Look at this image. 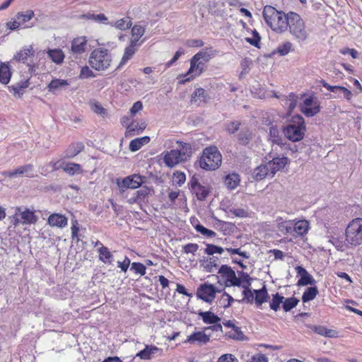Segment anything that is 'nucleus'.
Listing matches in <instances>:
<instances>
[{"mask_svg": "<svg viewBox=\"0 0 362 362\" xmlns=\"http://www.w3.org/2000/svg\"><path fill=\"white\" fill-rule=\"evenodd\" d=\"M262 15L266 23L272 30L281 33L290 28L289 18L294 13L286 14L272 6L267 5L264 7Z\"/></svg>", "mask_w": 362, "mask_h": 362, "instance_id": "nucleus-1", "label": "nucleus"}, {"mask_svg": "<svg viewBox=\"0 0 362 362\" xmlns=\"http://www.w3.org/2000/svg\"><path fill=\"white\" fill-rule=\"evenodd\" d=\"M179 149H172L163 153V163L167 167L173 168L184 163L192 155V147L188 143L177 141Z\"/></svg>", "mask_w": 362, "mask_h": 362, "instance_id": "nucleus-2", "label": "nucleus"}, {"mask_svg": "<svg viewBox=\"0 0 362 362\" xmlns=\"http://www.w3.org/2000/svg\"><path fill=\"white\" fill-rule=\"evenodd\" d=\"M112 62V55L110 52L107 49L100 47L93 49L88 59L89 65L98 71L109 69Z\"/></svg>", "mask_w": 362, "mask_h": 362, "instance_id": "nucleus-3", "label": "nucleus"}, {"mask_svg": "<svg viewBox=\"0 0 362 362\" xmlns=\"http://www.w3.org/2000/svg\"><path fill=\"white\" fill-rule=\"evenodd\" d=\"M218 273L226 287L240 286L243 283L247 281V279H250L249 274L243 271L238 272V276H237L232 268L226 264L221 265Z\"/></svg>", "mask_w": 362, "mask_h": 362, "instance_id": "nucleus-4", "label": "nucleus"}, {"mask_svg": "<svg viewBox=\"0 0 362 362\" xmlns=\"http://www.w3.org/2000/svg\"><path fill=\"white\" fill-rule=\"evenodd\" d=\"M222 162V156L216 146H209L204 149L199 159V166L206 170H215Z\"/></svg>", "mask_w": 362, "mask_h": 362, "instance_id": "nucleus-5", "label": "nucleus"}, {"mask_svg": "<svg viewBox=\"0 0 362 362\" xmlns=\"http://www.w3.org/2000/svg\"><path fill=\"white\" fill-rule=\"evenodd\" d=\"M301 99L299 109L305 117H313L320 112V102L315 93L303 94Z\"/></svg>", "mask_w": 362, "mask_h": 362, "instance_id": "nucleus-6", "label": "nucleus"}, {"mask_svg": "<svg viewBox=\"0 0 362 362\" xmlns=\"http://www.w3.org/2000/svg\"><path fill=\"white\" fill-rule=\"evenodd\" d=\"M346 241L351 245L362 244V218L353 219L345 230Z\"/></svg>", "mask_w": 362, "mask_h": 362, "instance_id": "nucleus-7", "label": "nucleus"}, {"mask_svg": "<svg viewBox=\"0 0 362 362\" xmlns=\"http://www.w3.org/2000/svg\"><path fill=\"white\" fill-rule=\"evenodd\" d=\"M205 64L206 63L200 59L199 60L197 57H192L190 59V66L189 70L185 74H180L178 76V78L180 79L179 83L184 84L202 75L206 68Z\"/></svg>", "mask_w": 362, "mask_h": 362, "instance_id": "nucleus-8", "label": "nucleus"}, {"mask_svg": "<svg viewBox=\"0 0 362 362\" xmlns=\"http://www.w3.org/2000/svg\"><path fill=\"white\" fill-rule=\"evenodd\" d=\"M38 217L36 216L35 211H31L28 208L22 209L16 207L15 214L12 217V222L15 226L19 224L31 225L37 222Z\"/></svg>", "mask_w": 362, "mask_h": 362, "instance_id": "nucleus-9", "label": "nucleus"}, {"mask_svg": "<svg viewBox=\"0 0 362 362\" xmlns=\"http://www.w3.org/2000/svg\"><path fill=\"white\" fill-rule=\"evenodd\" d=\"M223 325L226 328L224 337L235 341H243L246 339L245 335L242 332L241 328L237 326L233 320H225Z\"/></svg>", "mask_w": 362, "mask_h": 362, "instance_id": "nucleus-10", "label": "nucleus"}, {"mask_svg": "<svg viewBox=\"0 0 362 362\" xmlns=\"http://www.w3.org/2000/svg\"><path fill=\"white\" fill-rule=\"evenodd\" d=\"M217 288L213 284L204 283L201 284L197 291V296L206 303H211L216 298Z\"/></svg>", "mask_w": 362, "mask_h": 362, "instance_id": "nucleus-11", "label": "nucleus"}, {"mask_svg": "<svg viewBox=\"0 0 362 362\" xmlns=\"http://www.w3.org/2000/svg\"><path fill=\"white\" fill-rule=\"evenodd\" d=\"M188 185L191 192L195 194L199 201L205 200L210 193V187L201 185L195 176L191 178Z\"/></svg>", "mask_w": 362, "mask_h": 362, "instance_id": "nucleus-12", "label": "nucleus"}, {"mask_svg": "<svg viewBox=\"0 0 362 362\" xmlns=\"http://www.w3.org/2000/svg\"><path fill=\"white\" fill-rule=\"evenodd\" d=\"M153 193V189L152 188L144 186L136 191L134 195L128 199V202L130 204H137L141 206L143 204L148 202V199Z\"/></svg>", "mask_w": 362, "mask_h": 362, "instance_id": "nucleus-13", "label": "nucleus"}, {"mask_svg": "<svg viewBox=\"0 0 362 362\" xmlns=\"http://www.w3.org/2000/svg\"><path fill=\"white\" fill-rule=\"evenodd\" d=\"M320 83L324 88L334 93V95H329L331 98H341L344 97L347 100H350L352 97L351 92L344 86H331L323 79L320 81Z\"/></svg>", "mask_w": 362, "mask_h": 362, "instance_id": "nucleus-14", "label": "nucleus"}, {"mask_svg": "<svg viewBox=\"0 0 362 362\" xmlns=\"http://www.w3.org/2000/svg\"><path fill=\"white\" fill-rule=\"evenodd\" d=\"M143 182V177L138 174H133L117 181L118 187L122 189H137Z\"/></svg>", "mask_w": 362, "mask_h": 362, "instance_id": "nucleus-15", "label": "nucleus"}, {"mask_svg": "<svg viewBox=\"0 0 362 362\" xmlns=\"http://www.w3.org/2000/svg\"><path fill=\"white\" fill-rule=\"evenodd\" d=\"M310 223L305 219L296 220V245L303 246L305 244V235L310 229Z\"/></svg>", "mask_w": 362, "mask_h": 362, "instance_id": "nucleus-16", "label": "nucleus"}, {"mask_svg": "<svg viewBox=\"0 0 362 362\" xmlns=\"http://www.w3.org/2000/svg\"><path fill=\"white\" fill-rule=\"evenodd\" d=\"M211 340L210 334H207L203 328L201 331L194 332L190 335L187 336L185 343L190 344L204 345L208 344Z\"/></svg>", "mask_w": 362, "mask_h": 362, "instance_id": "nucleus-17", "label": "nucleus"}, {"mask_svg": "<svg viewBox=\"0 0 362 362\" xmlns=\"http://www.w3.org/2000/svg\"><path fill=\"white\" fill-rule=\"evenodd\" d=\"M296 272L299 278L296 284L298 287L313 286L316 284V281L313 276L303 267H296Z\"/></svg>", "mask_w": 362, "mask_h": 362, "instance_id": "nucleus-18", "label": "nucleus"}, {"mask_svg": "<svg viewBox=\"0 0 362 362\" xmlns=\"http://www.w3.org/2000/svg\"><path fill=\"white\" fill-rule=\"evenodd\" d=\"M33 165L32 164H27L21 166L12 171H6L2 173L3 175L8 177H16L17 175H25L28 177H33Z\"/></svg>", "mask_w": 362, "mask_h": 362, "instance_id": "nucleus-19", "label": "nucleus"}, {"mask_svg": "<svg viewBox=\"0 0 362 362\" xmlns=\"http://www.w3.org/2000/svg\"><path fill=\"white\" fill-rule=\"evenodd\" d=\"M200 267L206 272H214L218 269L219 259L217 257H203L199 261Z\"/></svg>", "mask_w": 362, "mask_h": 362, "instance_id": "nucleus-20", "label": "nucleus"}, {"mask_svg": "<svg viewBox=\"0 0 362 362\" xmlns=\"http://www.w3.org/2000/svg\"><path fill=\"white\" fill-rule=\"evenodd\" d=\"M88 39L85 36H79L73 39L71 50L75 54L84 53L87 48Z\"/></svg>", "mask_w": 362, "mask_h": 362, "instance_id": "nucleus-21", "label": "nucleus"}, {"mask_svg": "<svg viewBox=\"0 0 362 362\" xmlns=\"http://www.w3.org/2000/svg\"><path fill=\"white\" fill-rule=\"evenodd\" d=\"M47 223L51 227L63 228L68 225V218L63 214L59 213H53L48 216Z\"/></svg>", "mask_w": 362, "mask_h": 362, "instance_id": "nucleus-22", "label": "nucleus"}, {"mask_svg": "<svg viewBox=\"0 0 362 362\" xmlns=\"http://www.w3.org/2000/svg\"><path fill=\"white\" fill-rule=\"evenodd\" d=\"M140 46L141 43H136V40L130 41L129 45L124 49L119 66L125 64L131 59Z\"/></svg>", "mask_w": 362, "mask_h": 362, "instance_id": "nucleus-23", "label": "nucleus"}, {"mask_svg": "<svg viewBox=\"0 0 362 362\" xmlns=\"http://www.w3.org/2000/svg\"><path fill=\"white\" fill-rule=\"evenodd\" d=\"M146 127L145 122H137L132 121L127 126L125 131L126 137H132L136 134H141Z\"/></svg>", "mask_w": 362, "mask_h": 362, "instance_id": "nucleus-24", "label": "nucleus"}, {"mask_svg": "<svg viewBox=\"0 0 362 362\" xmlns=\"http://www.w3.org/2000/svg\"><path fill=\"white\" fill-rule=\"evenodd\" d=\"M308 31L305 28L303 19L296 13V39L299 42L304 41L308 37Z\"/></svg>", "mask_w": 362, "mask_h": 362, "instance_id": "nucleus-25", "label": "nucleus"}, {"mask_svg": "<svg viewBox=\"0 0 362 362\" xmlns=\"http://www.w3.org/2000/svg\"><path fill=\"white\" fill-rule=\"evenodd\" d=\"M69 85L67 80L54 78L49 82L47 88L49 92L57 94L58 92L66 88Z\"/></svg>", "mask_w": 362, "mask_h": 362, "instance_id": "nucleus-26", "label": "nucleus"}, {"mask_svg": "<svg viewBox=\"0 0 362 362\" xmlns=\"http://www.w3.org/2000/svg\"><path fill=\"white\" fill-rule=\"evenodd\" d=\"M306 126L304 118L298 114H296V142L303 139Z\"/></svg>", "mask_w": 362, "mask_h": 362, "instance_id": "nucleus-27", "label": "nucleus"}, {"mask_svg": "<svg viewBox=\"0 0 362 362\" xmlns=\"http://www.w3.org/2000/svg\"><path fill=\"white\" fill-rule=\"evenodd\" d=\"M287 163L288 158L286 157L273 158L272 160L268 162L270 173L274 176L276 172L283 169Z\"/></svg>", "mask_w": 362, "mask_h": 362, "instance_id": "nucleus-28", "label": "nucleus"}, {"mask_svg": "<svg viewBox=\"0 0 362 362\" xmlns=\"http://www.w3.org/2000/svg\"><path fill=\"white\" fill-rule=\"evenodd\" d=\"M267 177H273L272 174L270 173V170H269L268 163L262 164L254 170L253 177L256 180H262Z\"/></svg>", "mask_w": 362, "mask_h": 362, "instance_id": "nucleus-29", "label": "nucleus"}, {"mask_svg": "<svg viewBox=\"0 0 362 362\" xmlns=\"http://www.w3.org/2000/svg\"><path fill=\"white\" fill-rule=\"evenodd\" d=\"M161 351L155 345H146L145 348L136 354V356L142 360H150L152 356Z\"/></svg>", "mask_w": 362, "mask_h": 362, "instance_id": "nucleus-30", "label": "nucleus"}, {"mask_svg": "<svg viewBox=\"0 0 362 362\" xmlns=\"http://www.w3.org/2000/svg\"><path fill=\"white\" fill-rule=\"evenodd\" d=\"M217 54V51L213 47H209L205 49H202L197 54H195L193 57H197L199 60H202L205 63L209 62L212 58H214Z\"/></svg>", "mask_w": 362, "mask_h": 362, "instance_id": "nucleus-31", "label": "nucleus"}, {"mask_svg": "<svg viewBox=\"0 0 362 362\" xmlns=\"http://www.w3.org/2000/svg\"><path fill=\"white\" fill-rule=\"evenodd\" d=\"M84 144L81 141L71 143L66 150V158H72L84 150Z\"/></svg>", "mask_w": 362, "mask_h": 362, "instance_id": "nucleus-32", "label": "nucleus"}, {"mask_svg": "<svg viewBox=\"0 0 362 362\" xmlns=\"http://www.w3.org/2000/svg\"><path fill=\"white\" fill-rule=\"evenodd\" d=\"M35 51L32 45L24 47L18 52L15 56L14 59L18 62L25 63L28 57L33 56Z\"/></svg>", "mask_w": 362, "mask_h": 362, "instance_id": "nucleus-33", "label": "nucleus"}, {"mask_svg": "<svg viewBox=\"0 0 362 362\" xmlns=\"http://www.w3.org/2000/svg\"><path fill=\"white\" fill-rule=\"evenodd\" d=\"M11 77V71L8 63L1 62L0 64V83L4 85L8 84Z\"/></svg>", "mask_w": 362, "mask_h": 362, "instance_id": "nucleus-34", "label": "nucleus"}, {"mask_svg": "<svg viewBox=\"0 0 362 362\" xmlns=\"http://www.w3.org/2000/svg\"><path fill=\"white\" fill-rule=\"evenodd\" d=\"M250 280L251 279H247V281L245 283H243L240 286L243 288V298L240 301H245L248 303H252L255 300L254 291H252L249 287L250 286Z\"/></svg>", "mask_w": 362, "mask_h": 362, "instance_id": "nucleus-35", "label": "nucleus"}, {"mask_svg": "<svg viewBox=\"0 0 362 362\" xmlns=\"http://www.w3.org/2000/svg\"><path fill=\"white\" fill-rule=\"evenodd\" d=\"M198 315L202 317L203 322L206 325L221 322V318L211 311H199Z\"/></svg>", "mask_w": 362, "mask_h": 362, "instance_id": "nucleus-36", "label": "nucleus"}, {"mask_svg": "<svg viewBox=\"0 0 362 362\" xmlns=\"http://www.w3.org/2000/svg\"><path fill=\"white\" fill-rule=\"evenodd\" d=\"M191 223L197 232L200 233L202 235L206 237L214 238L216 235V233L214 230H209L205 228L204 226L201 225L197 218L192 219Z\"/></svg>", "mask_w": 362, "mask_h": 362, "instance_id": "nucleus-37", "label": "nucleus"}, {"mask_svg": "<svg viewBox=\"0 0 362 362\" xmlns=\"http://www.w3.org/2000/svg\"><path fill=\"white\" fill-rule=\"evenodd\" d=\"M28 81H23L8 86V90L12 92L15 97L21 98L25 93V89L28 87Z\"/></svg>", "mask_w": 362, "mask_h": 362, "instance_id": "nucleus-38", "label": "nucleus"}, {"mask_svg": "<svg viewBox=\"0 0 362 362\" xmlns=\"http://www.w3.org/2000/svg\"><path fill=\"white\" fill-rule=\"evenodd\" d=\"M61 168H62L65 173H68L70 175H74L75 174H81L83 172L81 165L80 164L75 163H64L61 166Z\"/></svg>", "mask_w": 362, "mask_h": 362, "instance_id": "nucleus-39", "label": "nucleus"}, {"mask_svg": "<svg viewBox=\"0 0 362 362\" xmlns=\"http://www.w3.org/2000/svg\"><path fill=\"white\" fill-rule=\"evenodd\" d=\"M240 176L237 173H230L227 175L224 179L226 186L230 189H235L240 184Z\"/></svg>", "mask_w": 362, "mask_h": 362, "instance_id": "nucleus-40", "label": "nucleus"}, {"mask_svg": "<svg viewBox=\"0 0 362 362\" xmlns=\"http://www.w3.org/2000/svg\"><path fill=\"white\" fill-rule=\"evenodd\" d=\"M150 141V137L145 136L141 138H136L132 140L129 143V148L132 152L139 150L144 144Z\"/></svg>", "mask_w": 362, "mask_h": 362, "instance_id": "nucleus-41", "label": "nucleus"}, {"mask_svg": "<svg viewBox=\"0 0 362 362\" xmlns=\"http://www.w3.org/2000/svg\"><path fill=\"white\" fill-rule=\"evenodd\" d=\"M145 33V28L139 25H135L132 27L131 30L132 37L130 41L136 40V43H141V45L144 42V40H141V37L144 35Z\"/></svg>", "mask_w": 362, "mask_h": 362, "instance_id": "nucleus-42", "label": "nucleus"}, {"mask_svg": "<svg viewBox=\"0 0 362 362\" xmlns=\"http://www.w3.org/2000/svg\"><path fill=\"white\" fill-rule=\"evenodd\" d=\"M227 251L230 255H238L243 257L244 259H248L249 255L247 252L242 251L240 247L238 248H232V247H226L223 249L220 246L216 245V253L222 254L223 251Z\"/></svg>", "mask_w": 362, "mask_h": 362, "instance_id": "nucleus-43", "label": "nucleus"}, {"mask_svg": "<svg viewBox=\"0 0 362 362\" xmlns=\"http://www.w3.org/2000/svg\"><path fill=\"white\" fill-rule=\"evenodd\" d=\"M318 294V289L317 286L315 285L310 286V287H308L303 296H302V301L303 303H305L310 300H313L315 299Z\"/></svg>", "mask_w": 362, "mask_h": 362, "instance_id": "nucleus-44", "label": "nucleus"}, {"mask_svg": "<svg viewBox=\"0 0 362 362\" xmlns=\"http://www.w3.org/2000/svg\"><path fill=\"white\" fill-rule=\"evenodd\" d=\"M99 259L105 264H110L113 257L112 254L107 247H100L98 248Z\"/></svg>", "mask_w": 362, "mask_h": 362, "instance_id": "nucleus-45", "label": "nucleus"}, {"mask_svg": "<svg viewBox=\"0 0 362 362\" xmlns=\"http://www.w3.org/2000/svg\"><path fill=\"white\" fill-rule=\"evenodd\" d=\"M254 292L255 293V300L257 305H261L267 301L268 293L264 286L261 289L254 290Z\"/></svg>", "mask_w": 362, "mask_h": 362, "instance_id": "nucleus-46", "label": "nucleus"}, {"mask_svg": "<svg viewBox=\"0 0 362 362\" xmlns=\"http://www.w3.org/2000/svg\"><path fill=\"white\" fill-rule=\"evenodd\" d=\"M48 56L56 64L62 63L64 59V52L59 49H50L48 52Z\"/></svg>", "mask_w": 362, "mask_h": 362, "instance_id": "nucleus-47", "label": "nucleus"}, {"mask_svg": "<svg viewBox=\"0 0 362 362\" xmlns=\"http://www.w3.org/2000/svg\"><path fill=\"white\" fill-rule=\"evenodd\" d=\"M34 17V11L28 10L25 12H18L16 15V19L20 23L21 26L28 22Z\"/></svg>", "mask_w": 362, "mask_h": 362, "instance_id": "nucleus-48", "label": "nucleus"}, {"mask_svg": "<svg viewBox=\"0 0 362 362\" xmlns=\"http://www.w3.org/2000/svg\"><path fill=\"white\" fill-rule=\"evenodd\" d=\"M314 332L320 335L327 337H336L337 335L335 330L327 329L323 326L315 327Z\"/></svg>", "mask_w": 362, "mask_h": 362, "instance_id": "nucleus-49", "label": "nucleus"}, {"mask_svg": "<svg viewBox=\"0 0 362 362\" xmlns=\"http://www.w3.org/2000/svg\"><path fill=\"white\" fill-rule=\"evenodd\" d=\"M132 24L131 18L125 17L115 21L114 26L120 30H126L132 26Z\"/></svg>", "mask_w": 362, "mask_h": 362, "instance_id": "nucleus-50", "label": "nucleus"}, {"mask_svg": "<svg viewBox=\"0 0 362 362\" xmlns=\"http://www.w3.org/2000/svg\"><path fill=\"white\" fill-rule=\"evenodd\" d=\"M292 44L289 42H284L278 46L273 54H279L280 56L286 55L291 49Z\"/></svg>", "mask_w": 362, "mask_h": 362, "instance_id": "nucleus-51", "label": "nucleus"}, {"mask_svg": "<svg viewBox=\"0 0 362 362\" xmlns=\"http://www.w3.org/2000/svg\"><path fill=\"white\" fill-rule=\"evenodd\" d=\"M269 136L272 142L278 145H282V139L279 136V132L275 127H271L269 129Z\"/></svg>", "mask_w": 362, "mask_h": 362, "instance_id": "nucleus-52", "label": "nucleus"}, {"mask_svg": "<svg viewBox=\"0 0 362 362\" xmlns=\"http://www.w3.org/2000/svg\"><path fill=\"white\" fill-rule=\"evenodd\" d=\"M252 37H246L245 41L251 45L259 48L261 37L256 30H252Z\"/></svg>", "mask_w": 362, "mask_h": 362, "instance_id": "nucleus-53", "label": "nucleus"}, {"mask_svg": "<svg viewBox=\"0 0 362 362\" xmlns=\"http://www.w3.org/2000/svg\"><path fill=\"white\" fill-rule=\"evenodd\" d=\"M284 297L280 296L279 293H276L273 296L272 301L270 302V308L276 311L279 309L280 305L282 304Z\"/></svg>", "mask_w": 362, "mask_h": 362, "instance_id": "nucleus-54", "label": "nucleus"}, {"mask_svg": "<svg viewBox=\"0 0 362 362\" xmlns=\"http://www.w3.org/2000/svg\"><path fill=\"white\" fill-rule=\"evenodd\" d=\"M131 270L136 274L144 276L146 274V268L145 265L141 262H133L131 264Z\"/></svg>", "mask_w": 362, "mask_h": 362, "instance_id": "nucleus-55", "label": "nucleus"}, {"mask_svg": "<svg viewBox=\"0 0 362 362\" xmlns=\"http://www.w3.org/2000/svg\"><path fill=\"white\" fill-rule=\"evenodd\" d=\"M186 181V175L185 173L181 171H175L173 175V182L178 186H181Z\"/></svg>", "mask_w": 362, "mask_h": 362, "instance_id": "nucleus-56", "label": "nucleus"}, {"mask_svg": "<svg viewBox=\"0 0 362 362\" xmlns=\"http://www.w3.org/2000/svg\"><path fill=\"white\" fill-rule=\"evenodd\" d=\"M233 301V298L226 292H224L221 295L220 303L224 308H227L231 306Z\"/></svg>", "mask_w": 362, "mask_h": 362, "instance_id": "nucleus-57", "label": "nucleus"}, {"mask_svg": "<svg viewBox=\"0 0 362 362\" xmlns=\"http://www.w3.org/2000/svg\"><path fill=\"white\" fill-rule=\"evenodd\" d=\"M230 212L235 216L239 218H247L250 215L248 210L244 208H233L230 209Z\"/></svg>", "mask_w": 362, "mask_h": 362, "instance_id": "nucleus-58", "label": "nucleus"}, {"mask_svg": "<svg viewBox=\"0 0 362 362\" xmlns=\"http://www.w3.org/2000/svg\"><path fill=\"white\" fill-rule=\"evenodd\" d=\"M207 96V93L206 90L202 88H197L191 96V103H196L197 98H202L204 100H205Z\"/></svg>", "mask_w": 362, "mask_h": 362, "instance_id": "nucleus-59", "label": "nucleus"}, {"mask_svg": "<svg viewBox=\"0 0 362 362\" xmlns=\"http://www.w3.org/2000/svg\"><path fill=\"white\" fill-rule=\"evenodd\" d=\"M284 136L289 140L294 141V124H290L283 129Z\"/></svg>", "mask_w": 362, "mask_h": 362, "instance_id": "nucleus-60", "label": "nucleus"}, {"mask_svg": "<svg viewBox=\"0 0 362 362\" xmlns=\"http://www.w3.org/2000/svg\"><path fill=\"white\" fill-rule=\"evenodd\" d=\"M199 245L197 243H188L182 247V252L185 254H194L197 252Z\"/></svg>", "mask_w": 362, "mask_h": 362, "instance_id": "nucleus-61", "label": "nucleus"}, {"mask_svg": "<svg viewBox=\"0 0 362 362\" xmlns=\"http://www.w3.org/2000/svg\"><path fill=\"white\" fill-rule=\"evenodd\" d=\"M241 123L238 121H232L227 124L226 130L229 134L235 133L240 128Z\"/></svg>", "mask_w": 362, "mask_h": 362, "instance_id": "nucleus-62", "label": "nucleus"}, {"mask_svg": "<svg viewBox=\"0 0 362 362\" xmlns=\"http://www.w3.org/2000/svg\"><path fill=\"white\" fill-rule=\"evenodd\" d=\"M94 76V73L88 66H84L81 68L79 74L81 78H88Z\"/></svg>", "mask_w": 362, "mask_h": 362, "instance_id": "nucleus-63", "label": "nucleus"}, {"mask_svg": "<svg viewBox=\"0 0 362 362\" xmlns=\"http://www.w3.org/2000/svg\"><path fill=\"white\" fill-rule=\"evenodd\" d=\"M217 362H238V359L231 354H225L218 358Z\"/></svg>", "mask_w": 362, "mask_h": 362, "instance_id": "nucleus-64", "label": "nucleus"}]
</instances>
